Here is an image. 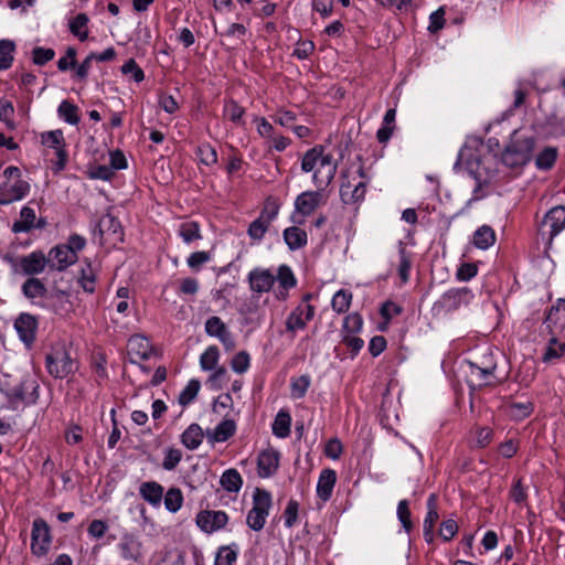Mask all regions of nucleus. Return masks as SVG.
<instances>
[{"mask_svg":"<svg viewBox=\"0 0 565 565\" xmlns=\"http://www.w3.org/2000/svg\"><path fill=\"white\" fill-rule=\"evenodd\" d=\"M340 184V199L343 204L347 205H360L367 191V186L371 182V175L364 169L361 163L358 169L352 172L351 169L342 171Z\"/></svg>","mask_w":565,"mask_h":565,"instance_id":"nucleus-1","label":"nucleus"},{"mask_svg":"<svg viewBox=\"0 0 565 565\" xmlns=\"http://www.w3.org/2000/svg\"><path fill=\"white\" fill-rule=\"evenodd\" d=\"M86 246V238L79 234L73 233L67 242L52 247L46 254L49 270L64 271L78 260V252Z\"/></svg>","mask_w":565,"mask_h":565,"instance_id":"nucleus-2","label":"nucleus"},{"mask_svg":"<svg viewBox=\"0 0 565 565\" xmlns=\"http://www.w3.org/2000/svg\"><path fill=\"white\" fill-rule=\"evenodd\" d=\"M535 142L533 136H525L514 130L501 154L502 163L509 168L527 164L532 160Z\"/></svg>","mask_w":565,"mask_h":565,"instance_id":"nucleus-3","label":"nucleus"},{"mask_svg":"<svg viewBox=\"0 0 565 565\" xmlns=\"http://www.w3.org/2000/svg\"><path fill=\"white\" fill-rule=\"evenodd\" d=\"M4 181L0 183V205H9L30 194L31 185L22 178L21 170L9 166L3 171Z\"/></svg>","mask_w":565,"mask_h":565,"instance_id":"nucleus-4","label":"nucleus"},{"mask_svg":"<svg viewBox=\"0 0 565 565\" xmlns=\"http://www.w3.org/2000/svg\"><path fill=\"white\" fill-rule=\"evenodd\" d=\"M475 294L468 287L450 288L434 302L431 312L437 317L447 316L469 306Z\"/></svg>","mask_w":565,"mask_h":565,"instance_id":"nucleus-5","label":"nucleus"},{"mask_svg":"<svg viewBox=\"0 0 565 565\" xmlns=\"http://www.w3.org/2000/svg\"><path fill=\"white\" fill-rule=\"evenodd\" d=\"M45 367L54 379H66L75 370V361L64 344H55L45 355Z\"/></svg>","mask_w":565,"mask_h":565,"instance_id":"nucleus-6","label":"nucleus"},{"mask_svg":"<svg viewBox=\"0 0 565 565\" xmlns=\"http://www.w3.org/2000/svg\"><path fill=\"white\" fill-rule=\"evenodd\" d=\"M271 494L269 491L256 488L253 493V507L246 515V524L255 532H259L266 524L271 508Z\"/></svg>","mask_w":565,"mask_h":565,"instance_id":"nucleus-7","label":"nucleus"},{"mask_svg":"<svg viewBox=\"0 0 565 565\" xmlns=\"http://www.w3.org/2000/svg\"><path fill=\"white\" fill-rule=\"evenodd\" d=\"M93 234L94 236H99L100 245L115 247L119 243L124 242V230L121 223L116 216L109 213L99 218Z\"/></svg>","mask_w":565,"mask_h":565,"instance_id":"nucleus-8","label":"nucleus"},{"mask_svg":"<svg viewBox=\"0 0 565 565\" xmlns=\"http://www.w3.org/2000/svg\"><path fill=\"white\" fill-rule=\"evenodd\" d=\"M323 203V194L320 191H305L295 200V211L290 216L294 224H305V218L310 216Z\"/></svg>","mask_w":565,"mask_h":565,"instance_id":"nucleus-9","label":"nucleus"},{"mask_svg":"<svg viewBox=\"0 0 565 565\" xmlns=\"http://www.w3.org/2000/svg\"><path fill=\"white\" fill-rule=\"evenodd\" d=\"M565 228V206L557 205L552 207L541 221L539 225V234L543 239H547L548 244L552 243Z\"/></svg>","mask_w":565,"mask_h":565,"instance_id":"nucleus-10","label":"nucleus"},{"mask_svg":"<svg viewBox=\"0 0 565 565\" xmlns=\"http://www.w3.org/2000/svg\"><path fill=\"white\" fill-rule=\"evenodd\" d=\"M14 271L28 277H35L49 268L47 257L43 250L36 249L32 253L21 256L12 262Z\"/></svg>","mask_w":565,"mask_h":565,"instance_id":"nucleus-11","label":"nucleus"},{"mask_svg":"<svg viewBox=\"0 0 565 565\" xmlns=\"http://www.w3.org/2000/svg\"><path fill=\"white\" fill-rule=\"evenodd\" d=\"M51 543L52 535L47 522L36 518L32 523L31 553L36 557H43L49 553Z\"/></svg>","mask_w":565,"mask_h":565,"instance_id":"nucleus-12","label":"nucleus"},{"mask_svg":"<svg viewBox=\"0 0 565 565\" xmlns=\"http://www.w3.org/2000/svg\"><path fill=\"white\" fill-rule=\"evenodd\" d=\"M40 385L38 381L31 376H24L19 384L14 385L8 396L11 402H21L25 405H33L39 399Z\"/></svg>","mask_w":565,"mask_h":565,"instance_id":"nucleus-13","label":"nucleus"},{"mask_svg":"<svg viewBox=\"0 0 565 565\" xmlns=\"http://www.w3.org/2000/svg\"><path fill=\"white\" fill-rule=\"evenodd\" d=\"M13 327L21 342L25 347L31 348L36 340L39 328L38 317L29 312H21L14 320Z\"/></svg>","mask_w":565,"mask_h":565,"instance_id":"nucleus-14","label":"nucleus"},{"mask_svg":"<svg viewBox=\"0 0 565 565\" xmlns=\"http://www.w3.org/2000/svg\"><path fill=\"white\" fill-rule=\"evenodd\" d=\"M227 522V513L221 510H202L195 516L198 527L206 534L224 529Z\"/></svg>","mask_w":565,"mask_h":565,"instance_id":"nucleus-15","label":"nucleus"},{"mask_svg":"<svg viewBox=\"0 0 565 565\" xmlns=\"http://www.w3.org/2000/svg\"><path fill=\"white\" fill-rule=\"evenodd\" d=\"M204 329L206 334L216 338L226 351H232L235 348L236 343L234 337L220 317L212 316L207 318Z\"/></svg>","mask_w":565,"mask_h":565,"instance_id":"nucleus-16","label":"nucleus"},{"mask_svg":"<svg viewBox=\"0 0 565 565\" xmlns=\"http://www.w3.org/2000/svg\"><path fill=\"white\" fill-rule=\"evenodd\" d=\"M316 313V307L313 305L297 306L286 319V330L291 333H296L299 330H303L307 323L311 321Z\"/></svg>","mask_w":565,"mask_h":565,"instance_id":"nucleus-17","label":"nucleus"},{"mask_svg":"<svg viewBox=\"0 0 565 565\" xmlns=\"http://www.w3.org/2000/svg\"><path fill=\"white\" fill-rule=\"evenodd\" d=\"M247 281L253 292L264 294L273 288L276 278L269 269L255 267L248 273Z\"/></svg>","mask_w":565,"mask_h":565,"instance_id":"nucleus-18","label":"nucleus"},{"mask_svg":"<svg viewBox=\"0 0 565 565\" xmlns=\"http://www.w3.org/2000/svg\"><path fill=\"white\" fill-rule=\"evenodd\" d=\"M127 351L130 363H137L136 359L148 360L152 355V344L150 340L142 334H132L128 339Z\"/></svg>","mask_w":565,"mask_h":565,"instance_id":"nucleus-19","label":"nucleus"},{"mask_svg":"<svg viewBox=\"0 0 565 565\" xmlns=\"http://www.w3.org/2000/svg\"><path fill=\"white\" fill-rule=\"evenodd\" d=\"M279 452L275 449H265L257 457V473L260 478L273 477L279 468Z\"/></svg>","mask_w":565,"mask_h":565,"instance_id":"nucleus-20","label":"nucleus"},{"mask_svg":"<svg viewBox=\"0 0 565 565\" xmlns=\"http://www.w3.org/2000/svg\"><path fill=\"white\" fill-rule=\"evenodd\" d=\"M467 384L471 390L493 384L494 374L489 369L480 367L478 362H468Z\"/></svg>","mask_w":565,"mask_h":565,"instance_id":"nucleus-21","label":"nucleus"},{"mask_svg":"<svg viewBox=\"0 0 565 565\" xmlns=\"http://www.w3.org/2000/svg\"><path fill=\"white\" fill-rule=\"evenodd\" d=\"M141 547L139 539L131 533H125L118 543L120 555L126 561H139L142 557Z\"/></svg>","mask_w":565,"mask_h":565,"instance_id":"nucleus-22","label":"nucleus"},{"mask_svg":"<svg viewBox=\"0 0 565 565\" xmlns=\"http://www.w3.org/2000/svg\"><path fill=\"white\" fill-rule=\"evenodd\" d=\"M337 482V472L331 468H324L321 470L318 482H317V497L327 502L331 499L333 488Z\"/></svg>","mask_w":565,"mask_h":565,"instance_id":"nucleus-23","label":"nucleus"},{"mask_svg":"<svg viewBox=\"0 0 565 565\" xmlns=\"http://www.w3.org/2000/svg\"><path fill=\"white\" fill-rule=\"evenodd\" d=\"M164 489L157 481H145L139 486V495L153 508L160 507Z\"/></svg>","mask_w":565,"mask_h":565,"instance_id":"nucleus-24","label":"nucleus"},{"mask_svg":"<svg viewBox=\"0 0 565 565\" xmlns=\"http://www.w3.org/2000/svg\"><path fill=\"white\" fill-rule=\"evenodd\" d=\"M295 224L286 227L282 232V238L290 250H298L308 244L307 232Z\"/></svg>","mask_w":565,"mask_h":565,"instance_id":"nucleus-25","label":"nucleus"},{"mask_svg":"<svg viewBox=\"0 0 565 565\" xmlns=\"http://www.w3.org/2000/svg\"><path fill=\"white\" fill-rule=\"evenodd\" d=\"M236 425L233 419H223L213 430H206L207 440L211 444L225 443L235 435Z\"/></svg>","mask_w":565,"mask_h":565,"instance_id":"nucleus-26","label":"nucleus"},{"mask_svg":"<svg viewBox=\"0 0 565 565\" xmlns=\"http://www.w3.org/2000/svg\"><path fill=\"white\" fill-rule=\"evenodd\" d=\"M20 220H17L13 222L11 231L15 234L18 233H28L34 227H41V224L44 223V221H40L39 224H34L36 220L35 211L34 209L30 206H23L20 211Z\"/></svg>","mask_w":565,"mask_h":565,"instance_id":"nucleus-27","label":"nucleus"},{"mask_svg":"<svg viewBox=\"0 0 565 565\" xmlns=\"http://www.w3.org/2000/svg\"><path fill=\"white\" fill-rule=\"evenodd\" d=\"M497 241V234L490 225L479 226L472 234L471 243L478 248L486 250L494 245Z\"/></svg>","mask_w":565,"mask_h":565,"instance_id":"nucleus-28","label":"nucleus"},{"mask_svg":"<svg viewBox=\"0 0 565 565\" xmlns=\"http://www.w3.org/2000/svg\"><path fill=\"white\" fill-rule=\"evenodd\" d=\"M84 266L81 268L78 284L85 292L94 294L96 289L97 270L92 266L88 258L84 259Z\"/></svg>","mask_w":565,"mask_h":565,"instance_id":"nucleus-29","label":"nucleus"},{"mask_svg":"<svg viewBox=\"0 0 565 565\" xmlns=\"http://www.w3.org/2000/svg\"><path fill=\"white\" fill-rule=\"evenodd\" d=\"M291 415L288 409L281 408L271 424V431L278 438H287L291 433Z\"/></svg>","mask_w":565,"mask_h":565,"instance_id":"nucleus-30","label":"nucleus"},{"mask_svg":"<svg viewBox=\"0 0 565 565\" xmlns=\"http://www.w3.org/2000/svg\"><path fill=\"white\" fill-rule=\"evenodd\" d=\"M204 433L201 426L193 423L181 434V444L189 450H195L202 444Z\"/></svg>","mask_w":565,"mask_h":565,"instance_id":"nucleus-31","label":"nucleus"},{"mask_svg":"<svg viewBox=\"0 0 565 565\" xmlns=\"http://www.w3.org/2000/svg\"><path fill=\"white\" fill-rule=\"evenodd\" d=\"M245 108L233 98L224 100L223 116L237 127L245 125Z\"/></svg>","mask_w":565,"mask_h":565,"instance_id":"nucleus-32","label":"nucleus"},{"mask_svg":"<svg viewBox=\"0 0 565 565\" xmlns=\"http://www.w3.org/2000/svg\"><path fill=\"white\" fill-rule=\"evenodd\" d=\"M21 291L23 296L30 300L35 298H43L47 294V288L44 282L36 277H28L22 284Z\"/></svg>","mask_w":565,"mask_h":565,"instance_id":"nucleus-33","label":"nucleus"},{"mask_svg":"<svg viewBox=\"0 0 565 565\" xmlns=\"http://www.w3.org/2000/svg\"><path fill=\"white\" fill-rule=\"evenodd\" d=\"M565 354V342L559 341L557 338L552 337L544 349L542 354L543 363H553L558 361Z\"/></svg>","mask_w":565,"mask_h":565,"instance_id":"nucleus-34","label":"nucleus"},{"mask_svg":"<svg viewBox=\"0 0 565 565\" xmlns=\"http://www.w3.org/2000/svg\"><path fill=\"white\" fill-rule=\"evenodd\" d=\"M220 484L225 491L237 493L243 487V478L235 468H230L222 473Z\"/></svg>","mask_w":565,"mask_h":565,"instance_id":"nucleus-35","label":"nucleus"},{"mask_svg":"<svg viewBox=\"0 0 565 565\" xmlns=\"http://www.w3.org/2000/svg\"><path fill=\"white\" fill-rule=\"evenodd\" d=\"M237 557V544L222 545L215 553L214 565H236Z\"/></svg>","mask_w":565,"mask_h":565,"instance_id":"nucleus-36","label":"nucleus"},{"mask_svg":"<svg viewBox=\"0 0 565 565\" xmlns=\"http://www.w3.org/2000/svg\"><path fill=\"white\" fill-rule=\"evenodd\" d=\"M508 415L515 422H521L530 417L534 412V404L532 402H512L507 407Z\"/></svg>","mask_w":565,"mask_h":565,"instance_id":"nucleus-37","label":"nucleus"},{"mask_svg":"<svg viewBox=\"0 0 565 565\" xmlns=\"http://www.w3.org/2000/svg\"><path fill=\"white\" fill-rule=\"evenodd\" d=\"M178 234L185 244H191L202 238L201 227L196 221L182 222L179 225Z\"/></svg>","mask_w":565,"mask_h":565,"instance_id":"nucleus-38","label":"nucleus"},{"mask_svg":"<svg viewBox=\"0 0 565 565\" xmlns=\"http://www.w3.org/2000/svg\"><path fill=\"white\" fill-rule=\"evenodd\" d=\"M558 157V150L556 147H545L539 152L535 159V166L539 170L547 171L551 170Z\"/></svg>","mask_w":565,"mask_h":565,"instance_id":"nucleus-39","label":"nucleus"},{"mask_svg":"<svg viewBox=\"0 0 565 565\" xmlns=\"http://www.w3.org/2000/svg\"><path fill=\"white\" fill-rule=\"evenodd\" d=\"M439 497L437 493L433 492L428 495L426 501V515L423 521V526L435 527L436 523L439 520V505H438Z\"/></svg>","mask_w":565,"mask_h":565,"instance_id":"nucleus-40","label":"nucleus"},{"mask_svg":"<svg viewBox=\"0 0 565 565\" xmlns=\"http://www.w3.org/2000/svg\"><path fill=\"white\" fill-rule=\"evenodd\" d=\"M78 107L67 99L61 102L57 108V115L65 122L75 126L79 122Z\"/></svg>","mask_w":565,"mask_h":565,"instance_id":"nucleus-41","label":"nucleus"},{"mask_svg":"<svg viewBox=\"0 0 565 565\" xmlns=\"http://www.w3.org/2000/svg\"><path fill=\"white\" fill-rule=\"evenodd\" d=\"M163 502L166 509L171 513H177L183 504L184 498L180 488L171 487L163 493Z\"/></svg>","mask_w":565,"mask_h":565,"instance_id":"nucleus-42","label":"nucleus"},{"mask_svg":"<svg viewBox=\"0 0 565 565\" xmlns=\"http://www.w3.org/2000/svg\"><path fill=\"white\" fill-rule=\"evenodd\" d=\"M280 211V203L274 196H268L260 210L258 217L266 223H271L277 218Z\"/></svg>","mask_w":565,"mask_h":565,"instance_id":"nucleus-43","label":"nucleus"},{"mask_svg":"<svg viewBox=\"0 0 565 565\" xmlns=\"http://www.w3.org/2000/svg\"><path fill=\"white\" fill-rule=\"evenodd\" d=\"M352 292L347 289L338 290L332 299L331 307L337 313H344L350 309L352 302Z\"/></svg>","mask_w":565,"mask_h":565,"instance_id":"nucleus-44","label":"nucleus"},{"mask_svg":"<svg viewBox=\"0 0 565 565\" xmlns=\"http://www.w3.org/2000/svg\"><path fill=\"white\" fill-rule=\"evenodd\" d=\"M201 388V383L196 379H191L186 386L180 392L178 402L181 406L185 407L190 405L196 398L199 391Z\"/></svg>","mask_w":565,"mask_h":565,"instance_id":"nucleus-45","label":"nucleus"},{"mask_svg":"<svg viewBox=\"0 0 565 565\" xmlns=\"http://www.w3.org/2000/svg\"><path fill=\"white\" fill-rule=\"evenodd\" d=\"M275 278L278 280L279 288L281 289L290 290L297 286V278L292 269L286 264L278 267Z\"/></svg>","mask_w":565,"mask_h":565,"instance_id":"nucleus-46","label":"nucleus"},{"mask_svg":"<svg viewBox=\"0 0 565 565\" xmlns=\"http://www.w3.org/2000/svg\"><path fill=\"white\" fill-rule=\"evenodd\" d=\"M116 51L114 47H108L102 53H90L79 65L77 71H88L94 67V63L110 61L115 57Z\"/></svg>","mask_w":565,"mask_h":565,"instance_id":"nucleus-47","label":"nucleus"},{"mask_svg":"<svg viewBox=\"0 0 565 565\" xmlns=\"http://www.w3.org/2000/svg\"><path fill=\"white\" fill-rule=\"evenodd\" d=\"M363 328V318L359 312H352L344 317L341 335H354L360 333Z\"/></svg>","mask_w":565,"mask_h":565,"instance_id":"nucleus-48","label":"nucleus"},{"mask_svg":"<svg viewBox=\"0 0 565 565\" xmlns=\"http://www.w3.org/2000/svg\"><path fill=\"white\" fill-rule=\"evenodd\" d=\"M399 264H398V276L403 284H406L409 280V273L412 267V258L407 253L405 245L399 242L398 248Z\"/></svg>","mask_w":565,"mask_h":565,"instance_id":"nucleus-49","label":"nucleus"},{"mask_svg":"<svg viewBox=\"0 0 565 565\" xmlns=\"http://www.w3.org/2000/svg\"><path fill=\"white\" fill-rule=\"evenodd\" d=\"M88 17L85 13H78L71 22V32L78 38L79 41H85L88 38Z\"/></svg>","mask_w":565,"mask_h":565,"instance_id":"nucleus-50","label":"nucleus"},{"mask_svg":"<svg viewBox=\"0 0 565 565\" xmlns=\"http://www.w3.org/2000/svg\"><path fill=\"white\" fill-rule=\"evenodd\" d=\"M310 386V376L301 375L299 377H292L290 381V396L294 399H300L306 396Z\"/></svg>","mask_w":565,"mask_h":565,"instance_id":"nucleus-51","label":"nucleus"},{"mask_svg":"<svg viewBox=\"0 0 565 565\" xmlns=\"http://www.w3.org/2000/svg\"><path fill=\"white\" fill-rule=\"evenodd\" d=\"M199 161L204 166H213L217 162L216 149L209 142H202L196 148Z\"/></svg>","mask_w":565,"mask_h":565,"instance_id":"nucleus-52","label":"nucleus"},{"mask_svg":"<svg viewBox=\"0 0 565 565\" xmlns=\"http://www.w3.org/2000/svg\"><path fill=\"white\" fill-rule=\"evenodd\" d=\"M15 44L11 40H0V70H8L13 62Z\"/></svg>","mask_w":565,"mask_h":565,"instance_id":"nucleus-53","label":"nucleus"},{"mask_svg":"<svg viewBox=\"0 0 565 565\" xmlns=\"http://www.w3.org/2000/svg\"><path fill=\"white\" fill-rule=\"evenodd\" d=\"M220 351L216 345H210L200 356V366L203 371H212L217 365Z\"/></svg>","mask_w":565,"mask_h":565,"instance_id":"nucleus-54","label":"nucleus"},{"mask_svg":"<svg viewBox=\"0 0 565 565\" xmlns=\"http://www.w3.org/2000/svg\"><path fill=\"white\" fill-rule=\"evenodd\" d=\"M269 226V223L257 217L248 225L247 235L253 242L260 243L268 232Z\"/></svg>","mask_w":565,"mask_h":565,"instance_id":"nucleus-55","label":"nucleus"},{"mask_svg":"<svg viewBox=\"0 0 565 565\" xmlns=\"http://www.w3.org/2000/svg\"><path fill=\"white\" fill-rule=\"evenodd\" d=\"M322 152V146H316L306 151L301 160V170L303 172L312 171L315 167L318 164L319 158L321 157Z\"/></svg>","mask_w":565,"mask_h":565,"instance_id":"nucleus-56","label":"nucleus"},{"mask_svg":"<svg viewBox=\"0 0 565 565\" xmlns=\"http://www.w3.org/2000/svg\"><path fill=\"white\" fill-rule=\"evenodd\" d=\"M41 141L43 146L52 148L54 150L60 149V147L66 146L63 132L60 129L43 132L41 135Z\"/></svg>","mask_w":565,"mask_h":565,"instance_id":"nucleus-57","label":"nucleus"},{"mask_svg":"<svg viewBox=\"0 0 565 565\" xmlns=\"http://www.w3.org/2000/svg\"><path fill=\"white\" fill-rule=\"evenodd\" d=\"M458 531L459 526L457 521L452 518H449L440 523L438 535L440 536L443 542L447 543L450 542L458 534Z\"/></svg>","mask_w":565,"mask_h":565,"instance_id":"nucleus-58","label":"nucleus"},{"mask_svg":"<svg viewBox=\"0 0 565 565\" xmlns=\"http://www.w3.org/2000/svg\"><path fill=\"white\" fill-rule=\"evenodd\" d=\"M181 460L182 451L174 447H168L164 449L162 468L168 471L174 470L177 466L181 462Z\"/></svg>","mask_w":565,"mask_h":565,"instance_id":"nucleus-59","label":"nucleus"},{"mask_svg":"<svg viewBox=\"0 0 565 565\" xmlns=\"http://www.w3.org/2000/svg\"><path fill=\"white\" fill-rule=\"evenodd\" d=\"M476 440L473 447L486 448L493 440L494 431L488 426H477L475 429Z\"/></svg>","mask_w":565,"mask_h":565,"instance_id":"nucleus-60","label":"nucleus"},{"mask_svg":"<svg viewBox=\"0 0 565 565\" xmlns=\"http://www.w3.org/2000/svg\"><path fill=\"white\" fill-rule=\"evenodd\" d=\"M211 259L212 255L210 252L199 250L189 255L186 258V264L193 271H200L202 266L209 263Z\"/></svg>","mask_w":565,"mask_h":565,"instance_id":"nucleus-61","label":"nucleus"},{"mask_svg":"<svg viewBox=\"0 0 565 565\" xmlns=\"http://www.w3.org/2000/svg\"><path fill=\"white\" fill-rule=\"evenodd\" d=\"M397 518L405 530L409 533L413 530V522L411 519V510L407 500H401L397 504Z\"/></svg>","mask_w":565,"mask_h":565,"instance_id":"nucleus-62","label":"nucleus"},{"mask_svg":"<svg viewBox=\"0 0 565 565\" xmlns=\"http://www.w3.org/2000/svg\"><path fill=\"white\" fill-rule=\"evenodd\" d=\"M87 175L92 180L109 181L113 179L115 173L109 166L96 164L88 168Z\"/></svg>","mask_w":565,"mask_h":565,"instance_id":"nucleus-63","label":"nucleus"},{"mask_svg":"<svg viewBox=\"0 0 565 565\" xmlns=\"http://www.w3.org/2000/svg\"><path fill=\"white\" fill-rule=\"evenodd\" d=\"M250 366V356L246 351H239L231 360V367L234 372L243 374Z\"/></svg>","mask_w":565,"mask_h":565,"instance_id":"nucleus-64","label":"nucleus"}]
</instances>
